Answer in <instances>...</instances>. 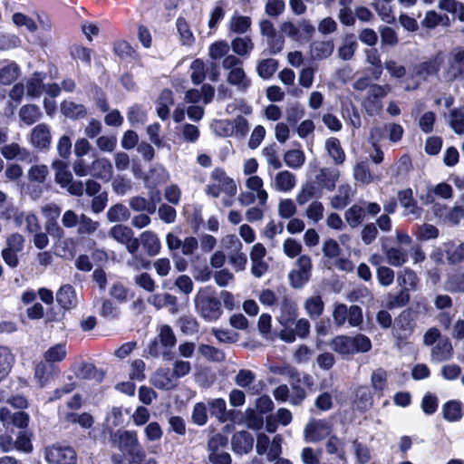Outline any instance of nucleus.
<instances>
[{"label":"nucleus","mask_w":464,"mask_h":464,"mask_svg":"<svg viewBox=\"0 0 464 464\" xmlns=\"http://www.w3.org/2000/svg\"><path fill=\"white\" fill-rule=\"evenodd\" d=\"M196 312L206 321L213 322L222 314L221 303L211 287H201L194 297Z\"/></svg>","instance_id":"obj_1"},{"label":"nucleus","mask_w":464,"mask_h":464,"mask_svg":"<svg viewBox=\"0 0 464 464\" xmlns=\"http://www.w3.org/2000/svg\"><path fill=\"white\" fill-rule=\"evenodd\" d=\"M72 169L78 177L90 175L104 182L110 181L113 176V166L111 160L104 157L94 159L90 165H87L83 159H77L72 164Z\"/></svg>","instance_id":"obj_2"},{"label":"nucleus","mask_w":464,"mask_h":464,"mask_svg":"<svg viewBox=\"0 0 464 464\" xmlns=\"http://www.w3.org/2000/svg\"><path fill=\"white\" fill-rule=\"evenodd\" d=\"M330 347L343 356H349L369 352L372 348V342L367 336L361 334L354 336L337 335L331 340Z\"/></svg>","instance_id":"obj_3"},{"label":"nucleus","mask_w":464,"mask_h":464,"mask_svg":"<svg viewBox=\"0 0 464 464\" xmlns=\"http://www.w3.org/2000/svg\"><path fill=\"white\" fill-rule=\"evenodd\" d=\"M205 193L213 198H219L221 193L234 198L237 193V186L235 179L229 177L222 168H215L205 187Z\"/></svg>","instance_id":"obj_4"},{"label":"nucleus","mask_w":464,"mask_h":464,"mask_svg":"<svg viewBox=\"0 0 464 464\" xmlns=\"http://www.w3.org/2000/svg\"><path fill=\"white\" fill-rule=\"evenodd\" d=\"M222 67L227 71V82L239 92H246L251 86V80L243 69V62L234 54L223 59Z\"/></svg>","instance_id":"obj_5"},{"label":"nucleus","mask_w":464,"mask_h":464,"mask_svg":"<svg viewBox=\"0 0 464 464\" xmlns=\"http://www.w3.org/2000/svg\"><path fill=\"white\" fill-rule=\"evenodd\" d=\"M312 261L311 258L303 255L295 262L294 269L289 273V281L294 288L303 287L311 276Z\"/></svg>","instance_id":"obj_6"},{"label":"nucleus","mask_w":464,"mask_h":464,"mask_svg":"<svg viewBox=\"0 0 464 464\" xmlns=\"http://www.w3.org/2000/svg\"><path fill=\"white\" fill-rule=\"evenodd\" d=\"M45 459L52 464H75L77 455L70 446L53 445L46 448Z\"/></svg>","instance_id":"obj_7"},{"label":"nucleus","mask_w":464,"mask_h":464,"mask_svg":"<svg viewBox=\"0 0 464 464\" xmlns=\"http://www.w3.org/2000/svg\"><path fill=\"white\" fill-rule=\"evenodd\" d=\"M266 254V249L262 243H256L250 249L251 273L256 278L262 277L268 271Z\"/></svg>","instance_id":"obj_8"},{"label":"nucleus","mask_w":464,"mask_h":464,"mask_svg":"<svg viewBox=\"0 0 464 464\" xmlns=\"http://www.w3.org/2000/svg\"><path fill=\"white\" fill-rule=\"evenodd\" d=\"M114 443L124 455L140 456L142 454L139 448L137 434L134 431H120L115 434Z\"/></svg>","instance_id":"obj_9"},{"label":"nucleus","mask_w":464,"mask_h":464,"mask_svg":"<svg viewBox=\"0 0 464 464\" xmlns=\"http://www.w3.org/2000/svg\"><path fill=\"white\" fill-rule=\"evenodd\" d=\"M332 427L329 422L323 420H312L304 428V439L306 441H320L329 436Z\"/></svg>","instance_id":"obj_10"},{"label":"nucleus","mask_w":464,"mask_h":464,"mask_svg":"<svg viewBox=\"0 0 464 464\" xmlns=\"http://www.w3.org/2000/svg\"><path fill=\"white\" fill-rule=\"evenodd\" d=\"M227 444V439L220 434L211 438L208 441V448L210 450L208 459L210 462L214 464H230V455L222 450H218V446L225 447Z\"/></svg>","instance_id":"obj_11"},{"label":"nucleus","mask_w":464,"mask_h":464,"mask_svg":"<svg viewBox=\"0 0 464 464\" xmlns=\"http://www.w3.org/2000/svg\"><path fill=\"white\" fill-rule=\"evenodd\" d=\"M260 32L266 38L270 53L273 54L280 53L284 48V38L277 35L272 22L263 20L259 24Z\"/></svg>","instance_id":"obj_12"},{"label":"nucleus","mask_w":464,"mask_h":464,"mask_svg":"<svg viewBox=\"0 0 464 464\" xmlns=\"http://www.w3.org/2000/svg\"><path fill=\"white\" fill-rule=\"evenodd\" d=\"M435 196L443 199H450L453 197L452 187L446 182L430 186L427 188L426 193L420 196V200L427 205L432 204L435 201Z\"/></svg>","instance_id":"obj_13"},{"label":"nucleus","mask_w":464,"mask_h":464,"mask_svg":"<svg viewBox=\"0 0 464 464\" xmlns=\"http://www.w3.org/2000/svg\"><path fill=\"white\" fill-rule=\"evenodd\" d=\"M296 316V304L287 296L283 297L280 301V314L277 316L278 323L284 327H289L292 325Z\"/></svg>","instance_id":"obj_14"},{"label":"nucleus","mask_w":464,"mask_h":464,"mask_svg":"<svg viewBox=\"0 0 464 464\" xmlns=\"http://www.w3.org/2000/svg\"><path fill=\"white\" fill-rule=\"evenodd\" d=\"M340 177V171L334 168H322L315 177V182L322 189L334 190Z\"/></svg>","instance_id":"obj_15"},{"label":"nucleus","mask_w":464,"mask_h":464,"mask_svg":"<svg viewBox=\"0 0 464 464\" xmlns=\"http://www.w3.org/2000/svg\"><path fill=\"white\" fill-rule=\"evenodd\" d=\"M150 382L158 389L169 391L177 386L176 379L168 368L158 369L151 376Z\"/></svg>","instance_id":"obj_16"},{"label":"nucleus","mask_w":464,"mask_h":464,"mask_svg":"<svg viewBox=\"0 0 464 464\" xmlns=\"http://www.w3.org/2000/svg\"><path fill=\"white\" fill-rule=\"evenodd\" d=\"M245 187L253 192L257 198L258 205L265 207L268 200V193L264 188V180L259 176H250L245 181Z\"/></svg>","instance_id":"obj_17"},{"label":"nucleus","mask_w":464,"mask_h":464,"mask_svg":"<svg viewBox=\"0 0 464 464\" xmlns=\"http://www.w3.org/2000/svg\"><path fill=\"white\" fill-rule=\"evenodd\" d=\"M272 186L276 191L290 192L296 186V177L288 170H281L276 174Z\"/></svg>","instance_id":"obj_18"},{"label":"nucleus","mask_w":464,"mask_h":464,"mask_svg":"<svg viewBox=\"0 0 464 464\" xmlns=\"http://www.w3.org/2000/svg\"><path fill=\"white\" fill-rule=\"evenodd\" d=\"M215 94V89L210 84H204L200 90L192 89L186 92L185 101L190 103H197L203 101L205 104L209 103Z\"/></svg>","instance_id":"obj_19"},{"label":"nucleus","mask_w":464,"mask_h":464,"mask_svg":"<svg viewBox=\"0 0 464 464\" xmlns=\"http://www.w3.org/2000/svg\"><path fill=\"white\" fill-rule=\"evenodd\" d=\"M254 440L246 431H239L232 438L233 450L237 454H246L252 450Z\"/></svg>","instance_id":"obj_20"},{"label":"nucleus","mask_w":464,"mask_h":464,"mask_svg":"<svg viewBox=\"0 0 464 464\" xmlns=\"http://www.w3.org/2000/svg\"><path fill=\"white\" fill-rule=\"evenodd\" d=\"M51 140L50 130L45 124H38L32 130L31 142L39 149L49 146Z\"/></svg>","instance_id":"obj_21"},{"label":"nucleus","mask_w":464,"mask_h":464,"mask_svg":"<svg viewBox=\"0 0 464 464\" xmlns=\"http://www.w3.org/2000/svg\"><path fill=\"white\" fill-rule=\"evenodd\" d=\"M20 73L18 65L14 62L0 61V83L8 85L14 82Z\"/></svg>","instance_id":"obj_22"},{"label":"nucleus","mask_w":464,"mask_h":464,"mask_svg":"<svg viewBox=\"0 0 464 464\" xmlns=\"http://www.w3.org/2000/svg\"><path fill=\"white\" fill-rule=\"evenodd\" d=\"M140 239L149 256H154L160 253L161 247L160 240L154 232L150 230L144 231L141 233Z\"/></svg>","instance_id":"obj_23"},{"label":"nucleus","mask_w":464,"mask_h":464,"mask_svg":"<svg viewBox=\"0 0 464 464\" xmlns=\"http://www.w3.org/2000/svg\"><path fill=\"white\" fill-rule=\"evenodd\" d=\"M334 44L332 41H317L311 45V56L314 60L326 59L332 55Z\"/></svg>","instance_id":"obj_24"},{"label":"nucleus","mask_w":464,"mask_h":464,"mask_svg":"<svg viewBox=\"0 0 464 464\" xmlns=\"http://www.w3.org/2000/svg\"><path fill=\"white\" fill-rule=\"evenodd\" d=\"M400 202L404 208L405 216H411L413 218L420 217V210L412 199V192L410 189L399 193Z\"/></svg>","instance_id":"obj_25"},{"label":"nucleus","mask_w":464,"mask_h":464,"mask_svg":"<svg viewBox=\"0 0 464 464\" xmlns=\"http://www.w3.org/2000/svg\"><path fill=\"white\" fill-rule=\"evenodd\" d=\"M61 111L65 117L73 120L84 118L87 114L84 105L72 101H63L61 103Z\"/></svg>","instance_id":"obj_26"},{"label":"nucleus","mask_w":464,"mask_h":464,"mask_svg":"<svg viewBox=\"0 0 464 464\" xmlns=\"http://www.w3.org/2000/svg\"><path fill=\"white\" fill-rule=\"evenodd\" d=\"M231 48L236 54L248 57L254 49V43L249 36L236 37L231 41Z\"/></svg>","instance_id":"obj_27"},{"label":"nucleus","mask_w":464,"mask_h":464,"mask_svg":"<svg viewBox=\"0 0 464 464\" xmlns=\"http://www.w3.org/2000/svg\"><path fill=\"white\" fill-rule=\"evenodd\" d=\"M173 94L169 90H164L159 100L157 106V113L160 120L165 121L169 117V109L173 105Z\"/></svg>","instance_id":"obj_28"},{"label":"nucleus","mask_w":464,"mask_h":464,"mask_svg":"<svg viewBox=\"0 0 464 464\" xmlns=\"http://www.w3.org/2000/svg\"><path fill=\"white\" fill-rule=\"evenodd\" d=\"M358 44L353 34H347L343 37L342 44L338 48V56L343 61H349L353 58Z\"/></svg>","instance_id":"obj_29"},{"label":"nucleus","mask_w":464,"mask_h":464,"mask_svg":"<svg viewBox=\"0 0 464 464\" xmlns=\"http://www.w3.org/2000/svg\"><path fill=\"white\" fill-rule=\"evenodd\" d=\"M14 363V355L6 346L0 345V382L11 372Z\"/></svg>","instance_id":"obj_30"},{"label":"nucleus","mask_w":464,"mask_h":464,"mask_svg":"<svg viewBox=\"0 0 464 464\" xmlns=\"http://www.w3.org/2000/svg\"><path fill=\"white\" fill-rule=\"evenodd\" d=\"M304 308L310 318L316 319L323 314L324 304L320 295H313L304 301Z\"/></svg>","instance_id":"obj_31"},{"label":"nucleus","mask_w":464,"mask_h":464,"mask_svg":"<svg viewBox=\"0 0 464 464\" xmlns=\"http://www.w3.org/2000/svg\"><path fill=\"white\" fill-rule=\"evenodd\" d=\"M382 250L386 256L387 261L393 266H401L406 263L408 259L407 253L398 247H387L382 244Z\"/></svg>","instance_id":"obj_32"},{"label":"nucleus","mask_w":464,"mask_h":464,"mask_svg":"<svg viewBox=\"0 0 464 464\" xmlns=\"http://www.w3.org/2000/svg\"><path fill=\"white\" fill-rule=\"evenodd\" d=\"M448 63L450 66V77L455 78L464 69V50L456 49L449 56Z\"/></svg>","instance_id":"obj_33"},{"label":"nucleus","mask_w":464,"mask_h":464,"mask_svg":"<svg viewBox=\"0 0 464 464\" xmlns=\"http://www.w3.org/2000/svg\"><path fill=\"white\" fill-rule=\"evenodd\" d=\"M344 218L351 227H357L364 220L365 209L362 206L354 204L345 211Z\"/></svg>","instance_id":"obj_34"},{"label":"nucleus","mask_w":464,"mask_h":464,"mask_svg":"<svg viewBox=\"0 0 464 464\" xmlns=\"http://www.w3.org/2000/svg\"><path fill=\"white\" fill-rule=\"evenodd\" d=\"M0 151L7 160L17 159L18 160L24 161L30 158V153L16 143L5 145Z\"/></svg>","instance_id":"obj_35"},{"label":"nucleus","mask_w":464,"mask_h":464,"mask_svg":"<svg viewBox=\"0 0 464 464\" xmlns=\"http://www.w3.org/2000/svg\"><path fill=\"white\" fill-rule=\"evenodd\" d=\"M62 419L68 423H78L82 428L89 429L93 424V418L91 414L83 412L77 414L73 412L61 413Z\"/></svg>","instance_id":"obj_36"},{"label":"nucleus","mask_w":464,"mask_h":464,"mask_svg":"<svg viewBox=\"0 0 464 464\" xmlns=\"http://www.w3.org/2000/svg\"><path fill=\"white\" fill-rule=\"evenodd\" d=\"M452 351V345L449 340H440L432 349L431 356L437 362L446 361L451 357Z\"/></svg>","instance_id":"obj_37"},{"label":"nucleus","mask_w":464,"mask_h":464,"mask_svg":"<svg viewBox=\"0 0 464 464\" xmlns=\"http://www.w3.org/2000/svg\"><path fill=\"white\" fill-rule=\"evenodd\" d=\"M325 148L329 156L336 164H342L345 160V153L341 143L336 138H329L325 141Z\"/></svg>","instance_id":"obj_38"},{"label":"nucleus","mask_w":464,"mask_h":464,"mask_svg":"<svg viewBox=\"0 0 464 464\" xmlns=\"http://www.w3.org/2000/svg\"><path fill=\"white\" fill-rule=\"evenodd\" d=\"M354 179L363 184H370L374 181L381 180L380 176L371 173L368 165L365 162L358 163L353 169Z\"/></svg>","instance_id":"obj_39"},{"label":"nucleus","mask_w":464,"mask_h":464,"mask_svg":"<svg viewBox=\"0 0 464 464\" xmlns=\"http://www.w3.org/2000/svg\"><path fill=\"white\" fill-rule=\"evenodd\" d=\"M438 6L440 10L455 15L459 21H464V4L456 0H440Z\"/></svg>","instance_id":"obj_40"},{"label":"nucleus","mask_w":464,"mask_h":464,"mask_svg":"<svg viewBox=\"0 0 464 464\" xmlns=\"http://www.w3.org/2000/svg\"><path fill=\"white\" fill-rule=\"evenodd\" d=\"M57 302L64 308H71L76 304L75 291L71 285H63L56 295Z\"/></svg>","instance_id":"obj_41"},{"label":"nucleus","mask_w":464,"mask_h":464,"mask_svg":"<svg viewBox=\"0 0 464 464\" xmlns=\"http://www.w3.org/2000/svg\"><path fill=\"white\" fill-rule=\"evenodd\" d=\"M41 115L39 107L34 104L24 105L19 111V118L26 125H32L36 122Z\"/></svg>","instance_id":"obj_42"},{"label":"nucleus","mask_w":464,"mask_h":464,"mask_svg":"<svg viewBox=\"0 0 464 464\" xmlns=\"http://www.w3.org/2000/svg\"><path fill=\"white\" fill-rule=\"evenodd\" d=\"M285 163L293 169H300L305 162V155L302 150H289L284 156Z\"/></svg>","instance_id":"obj_43"},{"label":"nucleus","mask_w":464,"mask_h":464,"mask_svg":"<svg viewBox=\"0 0 464 464\" xmlns=\"http://www.w3.org/2000/svg\"><path fill=\"white\" fill-rule=\"evenodd\" d=\"M25 223L26 230L30 233L37 232L40 229L38 218L32 213H21L15 216L14 223L20 227Z\"/></svg>","instance_id":"obj_44"},{"label":"nucleus","mask_w":464,"mask_h":464,"mask_svg":"<svg viewBox=\"0 0 464 464\" xmlns=\"http://www.w3.org/2000/svg\"><path fill=\"white\" fill-rule=\"evenodd\" d=\"M277 69L278 63L273 58L261 60L256 67L258 76L265 80L271 78Z\"/></svg>","instance_id":"obj_45"},{"label":"nucleus","mask_w":464,"mask_h":464,"mask_svg":"<svg viewBox=\"0 0 464 464\" xmlns=\"http://www.w3.org/2000/svg\"><path fill=\"white\" fill-rule=\"evenodd\" d=\"M208 405L209 406L211 414L218 419V420L225 422L227 420V403L224 399L217 398L208 400Z\"/></svg>","instance_id":"obj_46"},{"label":"nucleus","mask_w":464,"mask_h":464,"mask_svg":"<svg viewBox=\"0 0 464 464\" xmlns=\"http://www.w3.org/2000/svg\"><path fill=\"white\" fill-rule=\"evenodd\" d=\"M418 281L419 279L417 275L410 269H404L398 275L397 277L399 285L401 287V289H404L408 292L416 288Z\"/></svg>","instance_id":"obj_47"},{"label":"nucleus","mask_w":464,"mask_h":464,"mask_svg":"<svg viewBox=\"0 0 464 464\" xmlns=\"http://www.w3.org/2000/svg\"><path fill=\"white\" fill-rule=\"evenodd\" d=\"M106 216L110 222L116 223L128 220L130 213L124 205L116 204L108 209Z\"/></svg>","instance_id":"obj_48"},{"label":"nucleus","mask_w":464,"mask_h":464,"mask_svg":"<svg viewBox=\"0 0 464 464\" xmlns=\"http://www.w3.org/2000/svg\"><path fill=\"white\" fill-rule=\"evenodd\" d=\"M176 25L182 44L191 46L195 42V37L187 21L184 18L179 17Z\"/></svg>","instance_id":"obj_49"},{"label":"nucleus","mask_w":464,"mask_h":464,"mask_svg":"<svg viewBox=\"0 0 464 464\" xmlns=\"http://www.w3.org/2000/svg\"><path fill=\"white\" fill-rule=\"evenodd\" d=\"M67 354L66 347L63 343L55 344L50 347L44 354V360L49 363L62 362Z\"/></svg>","instance_id":"obj_50"},{"label":"nucleus","mask_w":464,"mask_h":464,"mask_svg":"<svg viewBox=\"0 0 464 464\" xmlns=\"http://www.w3.org/2000/svg\"><path fill=\"white\" fill-rule=\"evenodd\" d=\"M421 24L429 29H433L440 24L449 25V17L441 15L435 11H428L421 21Z\"/></svg>","instance_id":"obj_51"},{"label":"nucleus","mask_w":464,"mask_h":464,"mask_svg":"<svg viewBox=\"0 0 464 464\" xmlns=\"http://www.w3.org/2000/svg\"><path fill=\"white\" fill-rule=\"evenodd\" d=\"M450 125L456 134L464 133V108H455L450 111Z\"/></svg>","instance_id":"obj_52"},{"label":"nucleus","mask_w":464,"mask_h":464,"mask_svg":"<svg viewBox=\"0 0 464 464\" xmlns=\"http://www.w3.org/2000/svg\"><path fill=\"white\" fill-rule=\"evenodd\" d=\"M109 235L117 242L124 245L133 236V231L129 227L115 225L110 229Z\"/></svg>","instance_id":"obj_53"},{"label":"nucleus","mask_w":464,"mask_h":464,"mask_svg":"<svg viewBox=\"0 0 464 464\" xmlns=\"http://www.w3.org/2000/svg\"><path fill=\"white\" fill-rule=\"evenodd\" d=\"M251 26V19L247 16L235 14L229 22L230 30L237 34H245Z\"/></svg>","instance_id":"obj_54"},{"label":"nucleus","mask_w":464,"mask_h":464,"mask_svg":"<svg viewBox=\"0 0 464 464\" xmlns=\"http://www.w3.org/2000/svg\"><path fill=\"white\" fill-rule=\"evenodd\" d=\"M444 418L449 421H457L462 418L461 404L456 401L447 402L443 407Z\"/></svg>","instance_id":"obj_55"},{"label":"nucleus","mask_w":464,"mask_h":464,"mask_svg":"<svg viewBox=\"0 0 464 464\" xmlns=\"http://www.w3.org/2000/svg\"><path fill=\"white\" fill-rule=\"evenodd\" d=\"M324 207L318 200L312 201L305 209V216L314 223H318L324 218Z\"/></svg>","instance_id":"obj_56"},{"label":"nucleus","mask_w":464,"mask_h":464,"mask_svg":"<svg viewBox=\"0 0 464 464\" xmlns=\"http://www.w3.org/2000/svg\"><path fill=\"white\" fill-rule=\"evenodd\" d=\"M211 128L218 136L233 137L234 130L230 120H215L211 123Z\"/></svg>","instance_id":"obj_57"},{"label":"nucleus","mask_w":464,"mask_h":464,"mask_svg":"<svg viewBox=\"0 0 464 464\" xmlns=\"http://www.w3.org/2000/svg\"><path fill=\"white\" fill-rule=\"evenodd\" d=\"M444 250L448 254L450 263L457 264L464 260V242L458 246L450 243L445 244Z\"/></svg>","instance_id":"obj_58"},{"label":"nucleus","mask_w":464,"mask_h":464,"mask_svg":"<svg viewBox=\"0 0 464 464\" xmlns=\"http://www.w3.org/2000/svg\"><path fill=\"white\" fill-rule=\"evenodd\" d=\"M277 211L280 218L289 219L295 215L297 208L293 199L285 198L279 201Z\"/></svg>","instance_id":"obj_59"},{"label":"nucleus","mask_w":464,"mask_h":464,"mask_svg":"<svg viewBox=\"0 0 464 464\" xmlns=\"http://www.w3.org/2000/svg\"><path fill=\"white\" fill-rule=\"evenodd\" d=\"M228 262L236 272H241L246 269L247 256L242 250L229 252Z\"/></svg>","instance_id":"obj_60"},{"label":"nucleus","mask_w":464,"mask_h":464,"mask_svg":"<svg viewBox=\"0 0 464 464\" xmlns=\"http://www.w3.org/2000/svg\"><path fill=\"white\" fill-rule=\"evenodd\" d=\"M315 196L316 188L314 185L307 182L301 186L300 190L296 194L295 199L300 206H303Z\"/></svg>","instance_id":"obj_61"},{"label":"nucleus","mask_w":464,"mask_h":464,"mask_svg":"<svg viewBox=\"0 0 464 464\" xmlns=\"http://www.w3.org/2000/svg\"><path fill=\"white\" fill-rule=\"evenodd\" d=\"M386 381L387 373L384 370L378 369L372 372L371 378L372 387L379 395H382L386 388Z\"/></svg>","instance_id":"obj_62"},{"label":"nucleus","mask_w":464,"mask_h":464,"mask_svg":"<svg viewBox=\"0 0 464 464\" xmlns=\"http://www.w3.org/2000/svg\"><path fill=\"white\" fill-rule=\"evenodd\" d=\"M189 70L190 78L194 84H199L205 80V64L201 60L197 59L193 61L190 64Z\"/></svg>","instance_id":"obj_63"},{"label":"nucleus","mask_w":464,"mask_h":464,"mask_svg":"<svg viewBox=\"0 0 464 464\" xmlns=\"http://www.w3.org/2000/svg\"><path fill=\"white\" fill-rule=\"evenodd\" d=\"M229 52V45L226 41H217L209 46L208 54L213 60H219L227 57Z\"/></svg>","instance_id":"obj_64"}]
</instances>
